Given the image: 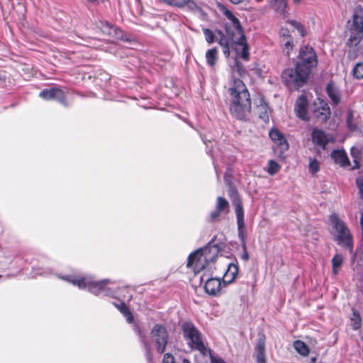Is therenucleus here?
Wrapping results in <instances>:
<instances>
[{
  "label": "nucleus",
  "mask_w": 363,
  "mask_h": 363,
  "mask_svg": "<svg viewBox=\"0 0 363 363\" xmlns=\"http://www.w3.org/2000/svg\"><path fill=\"white\" fill-rule=\"evenodd\" d=\"M223 13L229 20V23L225 26V33L219 29L216 30V33L219 36L217 43L221 47L223 55L228 57L230 50H233L242 60H248L249 46L239 20L228 9Z\"/></svg>",
  "instance_id": "1"
},
{
  "label": "nucleus",
  "mask_w": 363,
  "mask_h": 363,
  "mask_svg": "<svg viewBox=\"0 0 363 363\" xmlns=\"http://www.w3.org/2000/svg\"><path fill=\"white\" fill-rule=\"evenodd\" d=\"M56 276L74 286H77L79 289H86L91 294L99 296L101 294L113 298H119L118 291H127L128 286L110 287L108 285L114 284L115 281L110 279H104L96 280L91 275H81L79 274H69L62 275L57 274Z\"/></svg>",
  "instance_id": "2"
},
{
  "label": "nucleus",
  "mask_w": 363,
  "mask_h": 363,
  "mask_svg": "<svg viewBox=\"0 0 363 363\" xmlns=\"http://www.w3.org/2000/svg\"><path fill=\"white\" fill-rule=\"evenodd\" d=\"M299 59L295 69L289 68L282 72L281 78L289 89H299L306 82L311 68L317 65V55L313 48L303 46L299 52Z\"/></svg>",
  "instance_id": "3"
},
{
  "label": "nucleus",
  "mask_w": 363,
  "mask_h": 363,
  "mask_svg": "<svg viewBox=\"0 0 363 363\" xmlns=\"http://www.w3.org/2000/svg\"><path fill=\"white\" fill-rule=\"evenodd\" d=\"M228 93L231 115L238 120L246 121L251 111V99L245 84L241 79L233 78Z\"/></svg>",
  "instance_id": "4"
},
{
  "label": "nucleus",
  "mask_w": 363,
  "mask_h": 363,
  "mask_svg": "<svg viewBox=\"0 0 363 363\" xmlns=\"http://www.w3.org/2000/svg\"><path fill=\"white\" fill-rule=\"evenodd\" d=\"M225 247L226 244L221 238L214 236L203 247L197 249L189 255L186 267L191 268L194 274H199L209 263L214 262Z\"/></svg>",
  "instance_id": "5"
},
{
  "label": "nucleus",
  "mask_w": 363,
  "mask_h": 363,
  "mask_svg": "<svg viewBox=\"0 0 363 363\" xmlns=\"http://www.w3.org/2000/svg\"><path fill=\"white\" fill-rule=\"evenodd\" d=\"M330 224L332 227L330 232L333 240L340 247L352 252L354 247L353 235L347 225L339 217L337 213H332L329 216Z\"/></svg>",
  "instance_id": "6"
},
{
  "label": "nucleus",
  "mask_w": 363,
  "mask_h": 363,
  "mask_svg": "<svg viewBox=\"0 0 363 363\" xmlns=\"http://www.w3.org/2000/svg\"><path fill=\"white\" fill-rule=\"evenodd\" d=\"M183 337L187 341L192 350L199 351L203 356L210 354L211 350L205 346L201 332L190 320H186L181 325Z\"/></svg>",
  "instance_id": "7"
},
{
  "label": "nucleus",
  "mask_w": 363,
  "mask_h": 363,
  "mask_svg": "<svg viewBox=\"0 0 363 363\" xmlns=\"http://www.w3.org/2000/svg\"><path fill=\"white\" fill-rule=\"evenodd\" d=\"M350 35L347 45L353 48L359 45L363 38V9L357 8L352 15V24L350 28Z\"/></svg>",
  "instance_id": "8"
},
{
  "label": "nucleus",
  "mask_w": 363,
  "mask_h": 363,
  "mask_svg": "<svg viewBox=\"0 0 363 363\" xmlns=\"http://www.w3.org/2000/svg\"><path fill=\"white\" fill-rule=\"evenodd\" d=\"M235 213L236 216V222L238 225V236L241 243L242 253L241 258L244 261L249 259V254L247 250V245L245 241V214L242 206H235Z\"/></svg>",
  "instance_id": "9"
},
{
  "label": "nucleus",
  "mask_w": 363,
  "mask_h": 363,
  "mask_svg": "<svg viewBox=\"0 0 363 363\" xmlns=\"http://www.w3.org/2000/svg\"><path fill=\"white\" fill-rule=\"evenodd\" d=\"M151 334L157 352L163 354L169 341V333L166 327L162 324H155L151 330Z\"/></svg>",
  "instance_id": "10"
},
{
  "label": "nucleus",
  "mask_w": 363,
  "mask_h": 363,
  "mask_svg": "<svg viewBox=\"0 0 363 363\" xmlns=\"http://www.w3.org/2000/svg\"><path fill=\"white\" fill-rule=\"evenodd\" d=\"M129 287L128 286L127 291L120 290L118 291L119 294V298H117L120 302H112V304L118 308V310L123 315V316L126 318V321L128 323H132L134 321V317L133 315L132 312L127 306L125 303V300L130 301L132 299V294H130L128 291Z\"/></svg>",
  "instance_id": "11"
},
{
  "label": "nucleus",
  "mask_w": 363,
  "mask_h": 363,
  "mask_svg": "<svg viewBox=\"0 0 363 363\" xmlns=\"http://www.w3.org/2000/svg\"><path fill=\"white\" fill-rule=\"evenodd\" d=\"M39 96L45 100H55L66 106L64 91L59 88L45 89L39 94Z\"/></svg>",
  "instance_id": "12"
},
{
  "label": "nucleus",
  "mask_w": 363,
  "mask_h": 363,
  "mask_svg": "<svg viewBox=\"0 0 363 363\" xmlns=\"http://www.w3.org/2000/svg\"><path fill=\"white\" fill-rule=\"evenodd\" d=\"M313 114L315 117L321 122H325L330 116V110L328 104L318 99V102H315Z\"/></svg>",
  "instance_id": "13"
},
{
  "label": "nucleus",
  "mask_w": 363,
  "mask_h": 363,
  "mask_svg": "<svg viewBox=\"0 0 363 363\" xmlns=\"http://www.w3.org/2000/svg\"><path fill=\"white\" fill-rule=\"evenodd\" d=\"M307 107L308 100L306 96L305 95H301L296 101L294 111L296 116L305 121H309Z\"/></svg>",
  "instance_id": "14"
},
{
  "label": "nucleus",
  "mask_w": 363,
  "mask_h": 363,
  "mask_svg": "<svg viewBox=\"0 0 363 363\" xmlns=\"http://www.w3.org/2000/svg\"><path fill=\"white\" fill-rule=\"evenodd\" d=\"M201 282L204 281V289L206 293L212 296H216L221 289V281L218 278H208L204 280V277L200 278Z\"/></svg>",
  "instance_id": "15"
},
{
  "label": "nucleus",
  "mask_w": 363,
  "mask_h": 363,
  "mask_svg": "<svg viewBox=\"0 0 363 363\" xmlns=\"http://www.w3.org/2000/svg\"><path fill=\"white\" fill-rule=\"evenodd\" d=\"M311 139L314 145L319 146L323 150L325 149L328 143L332 141L331 138L325 131L318 128H315L312 131Z\"/></svg>",
  "instance_id": "16"
},
{
  "label": "nucleus",
  "mask_w": 363,
  "mask_h": 363,
  "mask_svg": "<svg viewBox=\"0 0 363 363\" xmlns=\"http://www.w3.org/2000/svg\"><path fill=\"white\" fill-rule=\"evenodd\" d=\"M255 350L257 363H266V337L264 334H259Z\"/></svg>",
  "instance_id": "17"
},
{
  "label": "nucleus",
  "mask_w": 363,
  "mask_h": 363,
  "mask_svg": "<svg viewBox=\"0 0 363 363\" xmlns=\"http://www.w3.org/2000/svg\"><path fill=\"white\" fill-rule=\"evenodd\" d=\"M269 138L278 146L281 152L289 149V143L284 135L276 128L272 129L269 133Z\"/></svg>",
  "instance_id": "18"
},
{
  "label": "nucleus",
  "mask_w": 363,
  "mask_h": 363,
  "mask_svg": "<svg viewBox=\"0 0 363 363\" xmlns=\"http://www.w3.org/2000/svg\"><path fill=\"white\" fill-rule=\"evenodd\" d=\"M334 162L340 167H346L350 164L349 158L344 150H335L331 152Z\"/></svg>",
  "instance_id": "19"
},
{
  "label": "nucleus",
  "mask_w": 363,
  "mask_h": 363,
  "mask_svg": "<svg viewBox=\"0 0 363 363\" xmlns=\"http://www.w3.org/2000/svg\"><path fill=\"white\" fill-rule=\"evenodd\" d=\"M238 274V266L234 263H230L223 277L224 286L231 284L237 277Z\"/></svg>",
  "instance_id": "20"
},
{
  "label": "nucleus",
  "mask_w": 363,
  "mask_h": 363,
  "mask_svg": "<svg viewBox=\"0 0 363 363\" xmlns=\"http://www.w3.org/2000/svg\"><path fill=\"white\" fill-rule=\"evenodd\" d=\"M169 4L178 8H184L194 12L203 13V10L193 0H182L181 1H171Z\"/></svg>",
  "instance_id": "21"
},
{
  "label": "nucleus",
  "mask_w": 363,
  "mask_h": 363,
  "mask_svg": "<svg viewBox=\"0 0 363 363\" xmlns=\"http://www.w3.org/2000/svg\"><path fill=\"white\" fill-rule=\"evenodd\" d=\"M257 111L259 115V117L263 121H269L270 108L267 104L263 99H260L259 104L257 106Z\"/></svg>",
  "instance_id": "22"
},
{
  "label": "nucleus",
  "mask_w": 363,
  "mask_h": 363,
  "mask_svg": "<svg viewBox=\"0 0 363 363\" xmlns=\"http://www.w3.org/2000/svg\"><path fill=\"white\" fill-rule=\"evenodd\" d=\"M269 6L275 11L285 16L287 8V0H270Z\"/></svg>",
  "instance_id": "23"
},
{
  "label": "nucleus",
  "mask_w": 363,
  "mask_h": 363,
  "mask_svg": "<svg viewBox=\"0 0 363 363\" xmlns=\"http://www.w3.org/2000/svg\"><path fill=\"white\" fill-rule=\"evenodd\" d=\"M205 57L208 65L211 67H213L218 60V49L216 48H213L208 50L206 52Z\"/></svg>",
  "instance_id": "24"
},
{
  "label": "nucleus",
  "mask_w": 363,
  "mask_h": 363,
  "mask_svg": "<svg viewBox=\"0 0 363 363\" xmlns=\"http://www.w3.org/2000/svg\"><path fill=\"white\" fill-rule=\"evenodd\" d=\"M350 154L353 159L354 165L352 167V169H358L361 167L360 161L362 158V152L360 149L352 147L350 150Z\"/></svg>",
  "instance_id": "25"
},
{
  "label": "nucleus",
  "mask_w": 363,
  "mask_h": 363,
  "mask_svg": "<svg viewBox=\"0 0 363 363\" xmlns=\"http://www.w3.org/2000/svg\"><path fill=\"white\" fill-rule=\"evenodd\" d=\"M229 206H216V209L212 211L208 218V221L215 222L218 220L221 213H227L228 212Z\"/></svg>",
  "instance_id": "26"
},
{
  "label": "nucleus",
  "mask_w": 363,
  "mask_h": 363,
  "mask_svg": "<svg viewBox=\"0 0 363 363\" xmlns=\"http://www.w3.org/2000/svg\"><path fill=\"white\" fill-rule=\"evenodd\" d=\"M294 347L296 351L303 357L309 354L310 349L308 346L301 340H295L294 342Z\"/></svg>",
  "instance_id": "27"
},
{
  "label": "nucleus",
  "mask_w": 363,
  "mask_h": 363,
  "mask_svg": "<svg viewBox=\"0 0 363 363\" xmlns=\"http://www.w3.org/2000/svg\"><path fill=\"white\" fill-rule=\"evenodd\" d=\"M352 315L350 318L352 321V328L354 330H357L361 328L362 325V318L359 312L355 309L352 308Z\"/></svg>",
  "instance_id": "28"
},
{
  "label": "nucleus",
  "mask_w": 363,
  "mask_h": 363,
  "mask_svg": "<svg viewBox=\"0 0 363 363\" xmlns=\"http://www.w3.org/2000/svg\"><path fill=\"white\" fill-rule=\"evenodd\" d=\"M280 43L281 46L283 49V51L289 56L290 54V52L294 48V42H293V38L288 37L280 38Z\"/></svg>",
  "instance_id": "29"
},
{
  "label": "nucleus",
  "mask_w": 363,
  "mask_h": 363,
  "mask_svg": "<svg viewBox=\"0 0 363 363\" xmlns=\"http://www.w3.org/2000/svg\"><path fill=\"white\" fill-rule=\"evenodd\" d=\"M202 31L208 44L211 45L214 42H217V38H219V36L216 33V30L213 32L209 28H202Z\"/></svg>",
  "instance_id": "30"
},
{
  "label": "nucleus",
  "mask_w": 363,
  "mask_h": 363,
  "mask_svg": "<svg viewBox=\"0 0 363 363\" xmlns=\"http://www.w3.org/2000/svg\"><path fill=\"white\" fill-rule=\"evenodd\" d=\"M343 262V257L340 254H336L332 259L333 272L337 274L339 268L342 266Z\"/></svg>",
  "instance_id": "31"
},
{
  "label": "nucleus",
  "mask_w": 363,
  "mask_h": 363,
  "mask_svg": "<svg viewBox=\"0 0 363 363\" xmlns=\"http://www.w3.org/2000/svg\"><path fill=\"white\" fill-rule=\"evenodd\" d=\"M140 338H141V342L143 344V347L145 352V357H146L148 363H152V354L150 345L147 342V341L145 340L144 336H141Z\"/></svg>",
  "instance_id": "32"
},
{
  "label": "nucleus",
  "mask_w": 363,
  "mask_h": 363,
  "mask_svg": "<svg viewBox=\"0 0 363 363\" xmlns=\"http://www.w3.org/2000/svg\"><path fill=\"white\" fill-rule=\"evenodd\" d=\"M101 30L108 36H113L116 33V28L108 22H101Z\"/></svg>",
  "instance_id": "33"
},
{
  "label": "nucleus",
  "mask_w": 363,
  "mask_h": 363,
  "mask_svg": "<svg viewBox=\"0 0 363 363\" xmlns=\"http://www.w3.org/2000/svg\"><path fill=\"white\" fill-rule=\"evenodd\" d=\"M287 23L294 26L302 37L306 35V30L305 29L304 26L301 23L296 21L295 20H288Z\"/></svg>",
  "instance_id": "34"
},
{
  "label": "nucleus",
  "mask_w": 363,
  "mask_h": 363,
  "mask_svg": "<svg viewBox=\"0 0 363 363\" xmlns=\"http://www.w3.org/2000/svg\"><path fill=\"white\" fill-rule=\"evenodd\" d=\"M327 93L335 104L340 102L339 94L330 85L327 86Z\"/></svg>",
  "instance_id": "35"
},
{
  "label": "nucleus",
  "mask_w": 363,
  "mask_h": 363,
  "mask_svg": "<svg viewBox=\"0 0 363 363\" xmlns=\"http://www.w3.org/2000/svg\"><path fill=\"white\" fill-rule=\"evenodd\" d=\"M280 168L281 167L277 162L270 160L268 163L267 172L270 175H274L279 171Z\"/></svg>",
  "instance_id": "36"
},
{
  "label": "nucleus",
  "mask_w": 363,
  "mask_h": 363,
  "mask_svg": "<svg viewBox=\"0 0 363 363\" xmlns=\"http://www.w3.org/2000/svg\"><path fill=\"white\" fill-rule=\"evenodd\" d=\"M353 75L357 79H363V63H357L352 70Z\"/></svg>",
  "instance_id": "37"
},
{
  "label": "nucleus",
  "mask_w": 363,
  "mask_h": 363,
  "mask_svg": "<svg viewBox=\"0 0 363 363\" xmlns=\"http://www.w3.org/2000/svg\"><path fill=\"white\" fill-rule=\"evenodd\" d=\"M33 272L37 275L40 276H49L52 274V270L50 268H43V267H37V268H33Z\"/></svg>",
  "instance_id": "38"
},
{
  "label": "nucleus",
  "mask_w": 363,
  "mask_h": 363,
  "mask_svg": "<svg viewBox=\"0 0 363 363\" xmlns=\"http://www.w3.org/2000/svg\"><path fill=\"white\" fill-rule=\"evenodd\" d=\"M229 194L231 198L233 204H239L240 199L238 191L233 187L229 189Z\"/></svg>",
  "instance_id": "39"
},
{
  "label": "nucleus",
  "mask_w": 363,
  "mask_h": 363,
  "mask_svg": "<svg viewBox=\"0 0 363 363\" xmlns=\"http://www.w3.org/2000/svg\"><path fill=\"white\" fill-rule=\"evenodd\" d=\"M309 170L312 174H315L320 169L319 163L316 159H313L309 162Z\"/></svg>",
  "instance_id": "40"
},
{
  "label": "nucleus",
  "mask_w": 363,
  "mask_h": 363,
  "mask_svg": "<svg viewBox=\"0 0 363 363\" xmlns=\"http://www.w3.org/2000/svg\"><path fill=\"white\" fill-rule=\"evenodd\" d=\"M162 363H174V357L171 353L164 354Z\"/></svg>",
  "instance_id": "41"
},
{
  "label": "nucleus",
  "mask_w": 363,
  "mask_h": 363,
  "mask_svg": "<svg viewBox=\"0 0 363 363\" xmlns=\"http://www.w3.org/2000/svg\"><path fill=\"white\" fill-rule=\"evenodd\" d=\"M352 118H353V113H352V111H350L347 113V119H346L347 126L350 130L354 129V127L353 126V125L352 123Z\"/></svg>",
  "instance_id": "42"
},
{
  "label": "nucleus",
  "mask_w": 363,
  "mask_h": 363,
  "mask_svg": "<svg viewBox=\"0 0 363 363\" xmlns=\"http://www.w3.org/2000/svg\"><path fill=\"white\" fill-rule=\"evenodd\" d=\"M356 182L359 190L361 198L363 199V177H358Z\"/></svg>",
  "instance_id": "43"
},
{
  "label": "nucleus",
  "mask_w": 363,
  "mask_h": 363,
  "mask_svg": "<svg viewBox=\"0 0 363 363\" xmlns=\"http://www.w3.org/2000/svg\"><path fill=\"white\" fill-rule=\"evenodd\" d=\"M291 35H290V32L287 28H281L280 29V31H279V38H287L288 37H291Z\"/></svg>",
  "instance_id": "44"
},
{
  "label": "nucleus",
  "mask_w": 363,
  "mask_h": 363,
  "mask_svg": "<svg viewBox=\"0 0 363 363\" xmlns=\"http://www.w3.org/2000/svg\"><path fill=\"white\" fill-rule=\"evenodd\" d=\"M211 358V363H225V361L221 357H216L212 355L211 352L210 354H208Z\"/></svg>",
  "instance_id": "45"
},
{
  "label": "nucleus",
  "mask_w": 363,
  "mask_h": 363,
  "mask_svg": "<svg viewBox=\"0 0 363 363\" xmlns=\"http://www.w3.org/2000/svg\"><path fill=\"white\" fill-rule=\"evenodd\" d=\"M217 201V204H228V201L223 197H218Z\"/></svg>",
  "instance_id": "46"
},
{
  "label": "nucleus",
  "mask_w": 363,
  "mask_h": 363,
  "mask_svg": "<svg viewBox=\"0 0 363 363\" xmlns=\"http://www.w3.org/2000/svg\"><path fill=\"white\" fill-rule=\"evenodd\" d=\"M238 72L241 74V72L244 71V69L240 65L239 63H236Z\"/></svg>",
  "instance_id": "47"
},
{
  "label": "nucleus",
  "mask_w": 363,
  "mask_h": 363,
  "mask_svg": "<svg viewBox=\"0 0 363 363\" xmlns=\"http://www.w3.org/2000/svg\"><path fill=\"white\" fill-rule=\"evenodd\" d=\"M233 4H238L242 2L243 0H230Z\"/></svg>",
  "instance_id": "48"
},
{
  "label": "nucleus",
  "mask_w": 363,
  "mask_h": 363,
  "mask_svg": "<svg viewBox=\"0 0 363 363\" xmlns=\"http://www.w3.org/2000/svg\"><path fill=\"white\" fill-rule=\"evenodd\" d=\"M360 225H361L362 228H363V212L362 213L361 217H360Z\"/></svg>",
  "instance_id": "49"
},
{
  "label": "nucleus",
  "mask_w": 363,
  "mask_h": 363,
  "mask_svg": "<svg viewBox=\"0 0 363 363\" xmlns=\"http://www.w3.org/2000/svg\"><path fill=\"white\" fill-rule=\"evenodd\" d=\"M182 363H191L188 359L184 358L182 359Z\"/></svg>",
  "instance_id": "50"
},
{
  "label": "nucleus",
  "mask_w": 363,
  "mask_h": 363,
  "mask_svg": "<svg viewBox=\"0 0 363 363\" xmlns=\"http://www.w3.org/2000/svg\"><path fill=\"white\" fill-rule=\"evenodd\" d=\"M3 231H4V228H3L2 224L0 223V235L3 233Z\"/></svg>",
  "instance_id": "51"
},
{
  "label": "nucleus",
  "mask_w": 363,
  "mask_h": 363,
  "mask_svg": "<svg viewBox=\"0 0 363 363\" xmlns=\"http://www.w3.org/2000/svg\"><path fill=\"white\" fill-rule=\"evenodd\" d=\"M88 1L92 3V4H96L99 0H87Z\"/></svg>",
  "instance_id": "52"
},
{
  "label": "nucleus",
  "mask_w": 363,
  "mask_h": 363,
  "mask_svg": "<svg viewBox=\"0 0 363 363\" xmlns=\"http://www.w3.org/2000/svg\"><path fill=\"white\" fill-rule=\"evenodd\" d=\"M295 4H299L301 0H293Z\"/></svg>",
  "instance_id": "53"
},
{
  "label": "nucleus",
  "mask_w": 363,
  "mask_h": 363,
  "mask_svg": "<svg viewBox=\"0 0 363 363\" xmlns=\"http://www.w3.org/2000/svg\"><path fill=\"white\" fill-rule=\"evenodd\" d=\"M3 78H4V77H3V76H2V74L0 73V80H1Z\"/></svg>",
  "instance_id": "54"
},
{
  "label": "nucleus",
  "mask_w": 363,
  "mask_h": 363,
  "mask_svg": "<svg viewBox=\"0 0 363 363\" xmlns=\"http://www.w3.org/2000/svg\"><path fill=\"white\" fill-rule=\"evenodd\" d=\"M315 358H313L312 359V362H315Z\"/></svg>",
  "instance_id": "55"
},
{
  "label": "nucleus",
  "mask_w": 363,
  "mask_h": 363,
  "mask_svg": "<svg viewBox=\"0 0 363 363\" xmlns=\"http://www.w3.org/2000/svg\"><path fill=\"white\" fill-rule=\"evenodd\" d=\"M171 1H173V0H170V1H169V2H171Z\"/></svg>",
  "instance_id": "56"
},
{
  "label": "nucleus",
  "mask_w": 363,
  "mask_h": 363,
  "mask_svg": "<svg viewBox=\"0 0 363 363\" xmlns=\"http://www.w3.org/2000/svg\"><path fill=\"white\" fill-rule=\"evenodd\" d=\"M1 277V275H0V278Z\"/></svg>",
  "instance_id": "57"
}]
</instances>
